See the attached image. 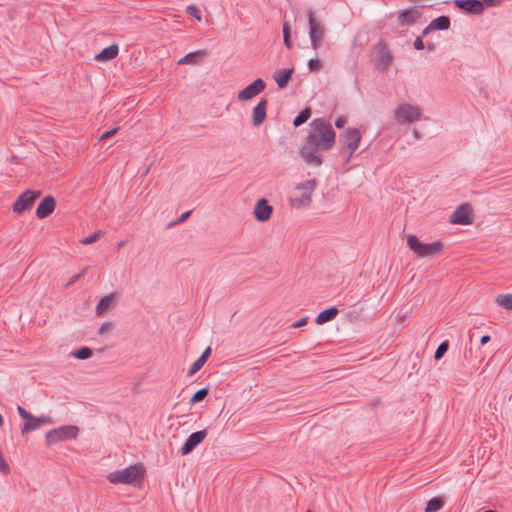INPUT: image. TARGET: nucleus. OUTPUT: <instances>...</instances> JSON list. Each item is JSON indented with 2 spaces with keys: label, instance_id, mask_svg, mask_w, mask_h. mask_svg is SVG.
I'll list each match as a JSON object with an SVG mask.
<instances>
[{
  "label": "nucleus",
  "instance_id": "obj_1",
  "mask_svg": "<svg viewBox=\"0 0 512 512\" xmlns=\"http://www.w3.org/2000/svg\"><path fill=\"white\" fill-rule=\"evenodd\" d=\"M306 142L300 148V155L309 165L320 166L322 157L317 151H328L335 144L336 133L330 122L324 118H315L310 123Z\"/></svg>",
  "mask_w": 512,
  "mask_h": 512
},
{
  "label": "nucleus",
  "instance_id": "obj_2",
  "mask_svg": "<svg viewBox=\"0 0 512 512\" xmlns=\"http://www.w3.org/2000/svg\"><path fill=\"white\" fill-rule=\"evenodd\" d=\"M144 468L141 463L130 465L123 470H117L108 474L107 479L112 484H133L143 478Z\"/></svg>",
  "mask_w": 512,
  "mask_h": 512
},
{
  "label": "nucleus",
  "instance_id": "obj_3",
  "mask_svg": "<svg viewBox=\"0 0 512 512\" xmlns=\"http://www.w3.org/2000/svg\"><path fill=\"white\" fill-rule=\"evenodd\" d=\"M316 187L317 181L315 179L306 180L305 182L297 184L295 191L300 194L290 198L291 206L296 209L308 207L311 204L312 194Z\"/></svg>",
  "mask_w": 512,
  "mask_h": 512
},
{
  "label": "nucleus",
  "instance_id": "obj_4",
  "mask_svg": "<svg viewBox=\"0 0 512 512\" xmlns=\"http://www.w3.org/2000/svg\"><path fill=\"white\" fill-rule=\"evenodd\" d=\"M407 246L418 257H433L442 251L444 245L441 241L422 243L415 235L407 236Z\"/></svg>",
  "mask_w": 512,
  "mask_h": 512
},
{
  "label": "nucleus",
  "instance_id": "obj_5",
  "mask_svg": "<svg viewBox=\"0 0 512 512\" xmlns=\"http://www.w3.org/2000/svg\"><path fill=\"white\" fill-rule=\"evenodd\" d=\"M79 433V428L74 425H65L52 429L46 433L47 445H54L60 441H67L76 439Z\"/></svg>",
  "mask_w": 512,
  "mask_h": 512
},
{
  "label": "nucleus",
  "instance_id": "obj_6",
  "mask_svg": "<svg viewBox=\"0 0 512 512\" xmlns=\"http://www.w3.org/2000/svg\"><path fill=\"white\" fill-rule=\"evenodd\" d=\"M361 133L359 129L350 127L347 128L340 135V142L343 143V150L347 154L346 162L348 163L351 160L353 153L357 150L359 143L361 141Z\"/></svg>",
  "mask_w": 512,
  "mask_h": 512
},
{
  "label": "nucleus",
  "instance_id": "obj_7",
  "mask_svg": "<svg viewBox=\"0 0 512 512\" xmlns=\"http://www.w3.org/2000/svg\"><path fill=\"white\" fill-rule=\"evenodd\" d=\"M421 117V110L410 104H400L395 111V120L403 125L418 121Z\"/></svg>",
  "mask_w": 512,
  "mask_h": 512
},
{
  "label": "nucleus",
  "instance_id": "obj_8",
  "mask_svg": "<svg viewBox=\"0 0 512 512\" xmlns=\"http://www.w3.org/2000/svg\"><path fill=\"white\" fill-rule=\"evenodd\" d=\"M308 20L310 27L309 37L311 45L314 50H317L322 44L325 29L323 28L321 22L314 17L313 11L308 12Z\"/></svg>",
  "mask_w": 512,
  "mask_h": 512
},
{
  "label": "nucleus",
  "instance_id": "obj_9",
  "mask_svg": "<svg viewBox=\"0 0 512 512\" xmlns=\"http://www.w3.org/2000/svg\"><path fill=\"white\" fill-rule=\"evenodd\" d=\"M40 194V191L26 190L21 195H19L13 203V211L21 214L29 210L33 206L35 200L40 196Z\"/></svg>",
  "mask_w": 512,
  "mask_h": 512
},
{
  "label": "nucleus",
  "instance_id": "obj_10",
  "mask_svg": "<svg viewBox=\"0 0 512 512\" xmlns=\"http://www.w3.org/2000/svg\"><path fill=\"white\" fill-rule=\"evenodd\" d=\"M393 55L384 42H379L376 46L375 65L378 69L386 70L392 63Z\"/></svg>",
  "mask_w": 512,
  "mask_h": 512
},
{
  "label": "nucleus",
  "instance_id": "obj_11",
  "mask_svg": "<svg viewBox=\"0 0 512 512\" xmlns=\"http://www.w3.org/2000/svg\"><path fill=\"white\" fill-rule=\"evenodd\" d=\"M266 88V83L263 79L257 78L247 87H245L242 91L238 93V100L240 101H248L253 97L260 94Z\"/></svg>",
  "mask_w": 512,
  "mask_h": 512
},
{
  "label": "nucleus",
  "instance_id": "obj_12",
  "mask_svg": "<svg viewBox=\"0 0 512 512\" xmlns=\"http://www.w3.org/2000/svg\"><path fill=\"white\" fill-rule=\"evenodd\" d=\"M454 5L462 12L470 15H481L484 12L481 0H453Z\"/></svg>",
  "mask_w": 512,
  "mask_h": 512
},
{
  "label": "nucleus",
  "instance_id": "obj_13",
  "mask_svg": "<svg viewBox=\"0 0 512 512\" xmlns=\"http://www.w3.org/2000/svg\"><path fill=\"white\" fill-rule=\"evenodd\" d=\"M207 436V430L193 432L180 449L182 455L190 454Z\"/></svg>",
  "mask_w": 512,
  "mask_h": 512
},
{
  "label": "nucleus",
  "instance_id": "obj_14",
  "mask_svg": "<svg viewBox=\"0 0 512 512\" xmlns=\"http://www.w3.org/2000/svg\"><path fill=\"white\" fill-rule=\"evenodd\" d=\"M472 209L470 204H461L456 208L450 218V222L453 224L467 225L472 221L471 218Z\"/></svg>",
  "mask_w": 512,
  "mask_h": 512
},
{
  "label": "nucleus",
  "instance_id": "obj_15",
  "mask_svg": "<svg viewBox=\"0 0 512 512\" xmlns=\"http://www.w3.org/2000/svg\"><path fill=\"white\" fill-rule=\"evenodd\" d=\"M273 212V207L268 203L267 199L261 198L257 201L254 207V216L260 222H265L270 219Z\"/></svg>",
  "mask_w": 512,
  "mask_h": 512
},
{
  "label": "nucleus",
  "instance_id": "obj_16",
  "mask_svg": "<svg viewBox=\"0 0 512 512\" xmlns=\"http://www.w3.org/2000/svg\"><path fill=\"white\" fill-rule=\"evenodd\" d=\"M421 17V12L417 7H411L401 11L397 17V21L402 26L413 25Z\"/></svg>",
  "mask_w": 512,
  "mask_h": 512
},
{
  "label": "nucleus",
  "instance_id": "obj_17",
  "mask_svg": "<svg viewBox=\"0 0 512 512\" xmlns=\"http://www.w3.org/2000/svg\"><path fill=\"white\" fill-rule=\"evenodd\" d=\"M50 423H52V420L49 416L41 415L39 417H35L34 415H32V418L27 419V422L22 426L21 433L25 435L30 431L40 428L44 424Z\"/></svg>",
  "mask_w": 512,
  "mask_h": 512
},
{
  "label": "nucleus",
  "instance_id": "obj_18",
  "mask_svg": "<svg viewBox=\"0 0 512 512\" xmlns=\"http://www.w3.org/2000/svg\"><path fill=\"white\" fill-rule=\"evenodd\" d=\"M56 206L55 199L52 196H46L36 209V216L40 219L48 217L53 213Z\"/></svg>",
  "mask_w": 512,
  "mask_h": 512
},
{
  "label": "nucleus",
  "instance_id": "obj_19",
  "mask_svg": "<svg viewBox=\"0 0 512 512\" xmlns=\"http://www.w3.org/2000/svg\"><path fill=\"white\" fill-rule=\"evenodd\" d=\"M268 101L266 98L261 99L258 104L253 108L252 124L260 126L266 119Z\"/></svg>",
  "mask_w": 512,
  "mask_h": 512
},
{
  "label": "nucleus",
  "instance_id": "obj_20",
  "mask_svg": "<svg viewBox=\"0 0 512 512\" xmlns=\"http://www.w3.org/2000/svg\"><path fill=\"white\" fill-rule=\"evenodd\" d=\"M294 68H288L284 70H276L273 74V78L280 89L285 88L290 82Z\"/></svg>",
  "mask_w": 512,
  "mask_h": 512
},
{
  "label": "nucleus",
  "instance_id": "obj_21",
  "mask_svg": "<svg viewBox=\"0 0 512 512\" xmlns=\"http://www.w3.org/2000/svg\"><path fill=\"white\" fill-rule=\"evenodd\" d=\"M210 355H211V347H207L203 351L201 356L191 365V367H190V369L188 371V377H191L194 374H196L203 367V365L206 363V361L208 360Z\"/></svg>",
  "mask_w": 512,
  "mask_h": 512
},
{
  "label": "nucleus",
  "instance_id": "obj_22",
  "mask_svg": "<svg viewBox=\"0 0 512 512\" xmlns=\"http://www.w3.org/2000/svg\"><path fill=\"white\" fill-rule=\"evenodd\" d=\"M338 309L336 307H330L321 311L316 317V324L322 325L329 321H332L338 315Z\"/></svg>",
  "mask_w": 512,
  "mask_h": 512
},
{
  "label": "nucleus",
  "instance_id": "obj_23",
  "mask_svg": "<svg viewBox=\"0 0 512 512\" xmlns=\"http://www.w3.org/2000/svg\"><path fill=\"white\" fill-rule=\"evenodd\" d=\"M119 52V48L116 44H112L104 48L97 56L96 59L99 61H108L114 59Z\"/></svg>",
  "mask_w": 512,
  "mask_h": 512
},
{
  "label": "nucleus",
  "instance_id": "obj_24",
  "mask_svg": "<svg viewBox=\"0 0 512 512\" xmlns=\"http://www.w3.org/2000/svg\"><path fill=\"white\" fill-rule=\"evenodd\" d=\"M114 297V293L102 297L96 306V313L103 315L113 305Z\"/></svg>",
  "mask_w": 512,
  "mask_h": 512
},
{
  "label": "nucleus",
  "instance_id": "obj_25",
  "mask_svg": "<svg viewBox=\"0 0 512 512\" xmlns=\"http://www.w3.org/2000/svg\"><path fill=\"white\" fill-rule=\"evenodd\" d=\"M206 55L205 51L198 50L190 52L179 60V64H197Z\"/></svg>",
  "mask_w": 512,
  "mask_h": 512
},
{
  "label": "nucleus",
  "instance_id": "obj_26",
  "mask_svg": "<svg viewBox=\"0 0 512 512\" xmlns=\"http://www.w3.org/2000/svg\"><path fill=\"white\" fill-rule=\"evenodd\" d=\"M450 25V18L445 15L439 16L430 22V28H433L434 30H448Z\"/></svg>",
  "mask_w": 512,
  "mask_h": 512
},
{
  "label": "nucleus",
  "instance_id": "obj_27",
  "mask_svg": "<svg viewBox=\"0 0 512 512\" xmlns=\"http://www.w3.org/2000/svg\"><path fill=\"white\" fill-rule=\"evenodd\" d=\"M444 504L443 497H433L426 503L425 512H438L443 508Z\"/></svg>",
  "mask_w": 512,
  "mask_h": 512
},
{
  "label": "nucleus",
  "instance_id": "obj_28",
  "mask_svg": "<svg viewBox=\"0 0 512 512\" xmlns=\"http://www.w3.org/2000/svg\"><path fill=\"white\" fill-rule=\"evenodd\" d=\"M495 302L497 303L498 306L506 310H512V294L510 293L499 294L496 297Z\"/></svg>",
  "mask_w": 512,
  "mask_h": 512
},
{
  "label": "nucleus",
  "instance_id": "obj_29",
  "mask_svg": "<svg viewBox=\"0 0 512 512\" xmlns=\"http://www.w3.org/2000/svg\"><path fill=\"white\" fill-rule=\"evenodd\" d=\"M311 109L309 107H306L305 109H303L293 120V125L295 127H299L301 126L302 124H304L305 122H307L309 120V118L311 117Z\"/></svg>",
  "mask_w": 512,
  "mask_h": 512
},
{
  "label": "nucleus",
  "instance_id": "obj_30",
  "mask_svg": "<svg viewBox=\"0 0 512 512\" xmlns=\"http://www.w3.org/2000/svg\"><path fill=\"white\" fill-rule=\"evenodd\" d=\"M93 355V350L90 347L84 346L72 352V356L76 359L85 360Z\"/></svg>",
  "mask_w": 512,
  "mask_h": 512
},
{
  "label": "nucleus",
  "instance_id": "obj_31",
  "mask_svg": "<svg viewBox=\"0 0 512 512\" xmlns=\"http://www.w3.org/2000/svg\"><path fill=\"white\" fill-rule=\"evenodd\" d=\"M208 393H209V389L208 388H202V389L198 390L191 397L190 403L191 404H195V403L203 401L207 397Z\"/></svg>",
  "mask_w": 512,
  "mask_h": 512
},
{
  "label": "nucleus",
  "instance_id": "obj_32",
  "mask_svg": "<svg viewBox=\"0 0 512 512\" xmlns=\"http://www.w3.org/2000/svg\"><path fill=\"white\" fill-rule=\"evenodd\" d=\"M448 349H449V342L447 340L441 342L435 351V354H434L435 360H440L445 355V353L448 351Z\"/></svg>",
  "mask_w": 512,
  "mask_h": 512
},
{
  "label": "nucleus",
  "instance_id": "obj_33",
  "mask_svg": "<svg viewBox=\"0 0 512 512\" xmlns=\"http://www.w3.org/2000/svg\"><path fill=\"white\" fill-rule=\"evenodd\" d=\"M290 27L287 23H284L283 25V38H284V44L288 49L292 48V42L290 39Z\"/></svg>",
  "mask_w": 512,
  "mask_h": 512
},
{
  "label": "nucleus",
  "instance_id": "obj_34",
  "mask_svg": "<svg viewBox=\"0 0 512 512\" xmlns=\"http://www.w3.org/2000/svg\"><path fill=\"white\" fill-rule=\"evenodd\" d=\"M102 235H103V232L101 230H99V231L93 233L92 235L81 240V243L84 245H90V244L96 242Z\"/></svg>",
  "mask_w": 512,
  "mask_h": 512
},
{
  "label": "nucleus",
  "instance_id": "obj_35",
  "mask_svg": "<svg viewBox=\"0 0 512 512\" xmlns=\"http://www.w3.org/2000/svg\"><path fill=\"white\" fill-rule=\"evenodd\" d=\"M87 270H88V267H85L81 272H79V273L75 274L74 276H72L71 279L65 284V288L70 287L76 281L81 279L86 274Z\"/></svg>",
  "mask_w": 512,
  "mask_h": 512
},
{
  "label": "nucleus",
  "instance_id": "obj_36",
  "mask_svg": "<svg viewBox=\"0 0 512 512\" xmlns=\"http://www.w3.org/2000/svg\"><path fill=\"white\" fill-rule=\"evenodd\" d=\"M187 11V14L194 17L195 19H197L198 21L201 20V14H200V11L199 9L195 6V5H190L187 7L186 9Z\"/></svg>",
  "mask_w": 512,
  "mask_h": 512
},
{
  "label": "nucleus",
  "instance_id": "obj_37",
  "mask_svg": "<svg viewBox=\"0 0 512 512\" xmlns=\"http://www.w3.org/2000/svg\"><path fill=\"white\" fill-rule=\"evenodd\" d=\"M322 67V63L319 59H310L308 61V68L311 72H316L320 70Z\"/></svg>",
  "mask_w": 512,
  "mask_h": 512
},
{
  "label": "nucleus",
  "instance_id": "obj_38",
  "mask_svg": "<svg viewBox=\"0 0 512 512\" xmlns=\"http://www.w3.org/2000/svg\"><path fill=\"white\" fill-rule=\"evenodd\" d=\"M17 411L20 415L21 418L27 420V419H31L32 418V414L30 412H28L27 410H25L22 406L18 405L17 406Z\"/></svg>",
  "mask_w": 512,
  "mask_h": 512
},
{
  "label": "nucleus",
  "instance_id": "obj_39",
  "mask_svg": "<svg viewBox=\"0 0 512 512\" xmlns=\"http://www.w3.org/2000/svg\"><path fill=\"white\" fill-rule=\"evenodd\" d=\"M118 130H119V128H118V127H115V128H113V129H111V130H109V131L104 132V133L101 135L100 140H104V139H107V138H109V137H111V136L115 135V134L117 133V131H118Z\"/></svg>",
  "mask_w": 512,
  "mask_h": 512
},
{
  "label": "nucleus",
  "instance_id": "obj_40",
  "mask_svg": "<svg viewBox=\"0 0 512 512\" xmlns=\"http://www.w3.org/2000/svg\"><path fill=\"white\" fill-rule=\"evenodd\" d=\"M483 2V7H495L498 6L502 0H481Z\"/></svg>",
  "mask_w": 512,
  "mask_h": 512
},
{
  "label": "nucleus",
  "instance_id": "obj_41",
  "mask_svg": "<svg viewBox=\"0 0 512 512\" xmlns=\"http://www.w3.org/2000/svg\"><path fill=\"white\" fill-rule=\"evenodd\" d=\"M347 123V118L345 116H340L335 120V126L337 128H343Z\"/></svg>",
  "mask_w": 512,
  "mask_h": 512
},
{
  "label": "nucleus",
  "instance_id": "obj_42",
  "mask_svg": "<svg viewBox=\"0 0 512 512\" xmlns=\"http://www.w3.org/2000/svg\"><path fill=\"white\" fill-rule=\"evenodd\" d=\"M113 328V324L111 322H105L101 325L99 329V334H104L105 332L111 330Z\"/></svg>",
  "mask_w": 512,
  "mask_h": 512
},
{
  "label": "nucleus",
  "instance_id": "obj_43",
  "mask_svg": "<svg viewBox=\"0 0 512 512\" xmlns=\"http://www.w3.org/2000/svg\"><path fill=\"white\" fill-rule=\"evenodd\" d=\"M413 45H414V48H415L416 50H422V49H424V48H425L424 42H423V40H422V38H421V37H417V38L414 40V44H413Z\"/></svg>",
  "mask_w": 512,
  "mask_h": 512
},
{
  "label": "nucleus",
  "instance_id": "obj_44",
  "mask_svg": "<svg viewBox=\"0 0 512 512\" xmlns=\"http://www.w3.org/2000/svg\"><path fill=\"white\" fill-rule=\"evenodd\" d=\"M308 317H302L298 321H296L294 324H292V327L299 328L307 324Z\"/></svg>",
  "mask_w": 512,
  "mask_h": 512
},
{
  "label": "nucleus",
  "instance_id": "obj_45",
  "mask_svg": "<svg viewBox=\"0 0 512 512\" xmlns=\"http://www.w3.org/2000/svg\"><path fill=\"white\" fill-rule=\"evenodd\" d=\"M192 211H186L184 213L181 214V216L179 217L178 221L176 223H182L184 222L185 220H187L189 218V216L191 215Z\"/></svg>",
  "mask_w": 512,
  "mask_h": 512
},
{
  "label": "nucleus",
  "instance_id": "obj_46",
  "mask_svg": "<svg viewBox=\"0 0 512 512\" xmlns=\"http://www.w3.org/2000/svg\"><path fill=\"white\" fill-rule=\"evenodd\" d=\"M489 341H490V336H489V335H483V336L481 337V339H480V343H481L482 345H484V344L488 343Z\"/></svg>",
  "mask_w": 512,
  "mask_h": 512
},
{
  "label": "nucleus",
  "instance_id": "obj_47",
  "mask_svg": "<svg viewBox=\"0 0 512 512\" xmlns=\"http://www.w3.org/2000/svg\"><path fill=\"white\" fill-rule=\"evenodd\" d=\"M433 30H434V29H433V28H430V24H429L426 28H424V29H423V31H422V36H427V35H428V33H429L430 31H433Z\"/></svg>",
  "mask_w": 512,
  "mask_h": 512
},
{
  "label": "nucleus",
  "instance_id": "obj_48",
  "mask_svg": "<svg viewBox=\"0 0 512 512\" xmlns=\"http://www.w3.org/2000/svg\"><path fill=\"white\" fill-rule=\"evenodd\" d=\"M125 244H126V241L122 240V241L117 243V246H118L119 249H121Z\"/></svg>",
  "mask_w": 512,
  "mask_h": 512
},
{
  "label": "nucleus",
  "instance_id": "obj_49",
  "mask_svg": "<svg viewBox=\"0 0 512 512\" xmlns=\"http://www.w3.org/2000/svg\"><path fill=\"white\" fill-rule=\"evenodd\" d=\"M414 135H415V137H416V138H419V137H420V134H419V132H418V131H415V132H414Z\"/></svg>",
  "mask_w": 512,
  "mask_h": 512
},
{
  "label": "nucleus",
  "instance_id": "obj_50",
  "mask_svg": "<svg viewBox=\"0 0 512 512\" xmlns=\"http://www.w3.org/2000/svg\"><path fill=\"white\" fill-rule=\"evenodd\" d=\"M2 425H3V417H2V415L0 414V426H2Z\"/></svg>",
  "mask_w": 512,
  "mask_h": 512
},
{
  "label": "nucleus",
  "instance_id": "obj_51",
  "mask_svg": "<svg viewBox=\"0 0 512 512\" xmlns=\"http://www.w3.org/2000/svg\"><path fill=\"white\" fill-rule=\"evenodd\" d=\"M306 512H312V511L308 510V511H306Z\"/></svg>",
  "mask_w": 512,
  "mask_h": 512
}]
</instances>
